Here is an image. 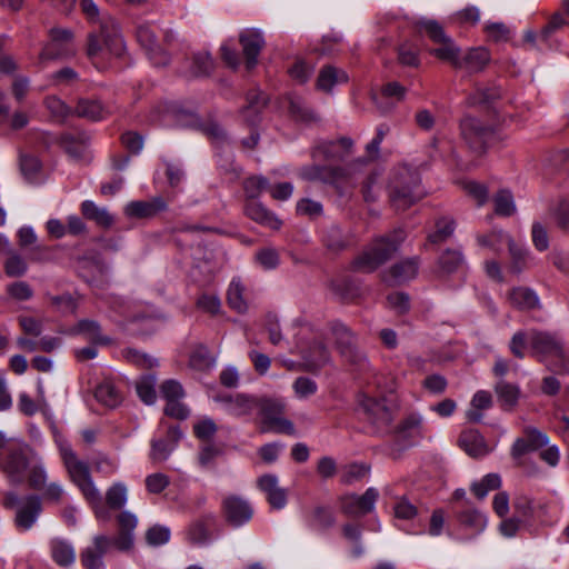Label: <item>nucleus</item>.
Returning <instances> with one entry per match:
<instances>
[{
	"label": "nucleus",
	"mask_w": 569,
	"mask_h": 569,
	"mask_svg": "<svg viewBox=\"0 0 569 569\" xmlns=\"http://www.w3.org/2000/svg\"><path fill=\"white\" fill-rule=\"evenodd\" d=\"M54 442L70 481L80 490L89 505L93 508L100 506L101 495L93 482L89 465L78 457L68 440L60 433L54 435Z\"/></svg>",
	"instance_id": "f257e3e1"
},
{
	"label": "nucleus",
	"mask_w": 569,
	"mask_h": 569,
	"mask_svg": "<svg viewBox=\"0 0 569 569\" xmlns=\"http://www.w3.org/2000/svg\"><path fill=\"white\" fill-rule=\"evenodd\" d=\"M373 383L377 388V393L371 390V386H368L360 395L359 406L371 425L380 430H385L393 420L391 400L387 396L393 392V380L387 379L383 376H377Z\"/></svg>",
	"instance_id": "f03ea898"
},
{
	"label": "nucleus",
	"mask_w": 569,
	"mask_h": 569,
	"mask_svg": "<svg viewBox=\"0 0 569 569\" xmlns=\"http://www.w3.org/2000/svg\"><path fill=\"white\" fill-rule=\"evenodd\" d=\"M405 238V231L397 229L390 234L375 239L355 258L353 269L366 273L376 271L393 257Z\"/></svg>",
	"instance_id": "7ed1b4c3"
},
{
	"label": "nucleus",
	"mask_w": 569,
	"mask_h": 569,
	"mask_svg": "<svg viewBox=\"0 0 569 569\" xmlns=\"http://www.w3.org/2000/svg\"><path fill=\"white\" fill-rule=\"evenodd\" d=\"M86 51L97 68L108 57H122L126 44L118 26L112 20L101 22L99 31L88 34Z\"/></svg>",
	"instance_id": "20e7f679"
},
{
	"label": "nucleus",
	"mask_w": 569,
	"mask_h": 569,
	"mask_svg": "<svg viewBox=\"0 0 569 569\" xmlns=\"http://www.w3.org/2000/svg\"><path fill=\"white\" fill-rule=\"evenodd\" d=\"M419 173L408 166L398 167L389 183V198L397 210H407L422 196Z\"/></svg>",
	"instance_id": "39448f33"
},
{
	"label": "nucleus",
	"mask_w": 569,
	"mask_h": 569,
	"mask_svg": "<svg viewBox=\"0 0 569 569\" xmlns=\"http://www.w3.org/2000/svg\"><path fill=\"white\" fill-rule=\"evenodd\" d=\"M37 455L26 441L11 439L9 447L0 451V471L10 483L21 485L26 481V472Z\"/></svg>",
	"instance_id": "423d86ee"
},
{
	"label": "nucleus",
	"mask_w": 569,
	"mask_h": 569,
	"mask_svg": "<svg viewBox=\"0 0 569 569\" xmlns=\"http://www.w3.org/2000/svg\"><path fill=\"white\" fill-rule=\"evenodd\" d=\"M529 346L533 356L545 361L555 359L558 368H565L569 361V353L566 351L560 338L556 335L531 330L528 332Z\"/></svg>",
	"instance_id": "0eeeda50"
},
{
	"label": "nucleus",
	"mask_w": 569,
	"mask_h": 569,
	"mask_svg": "<svg viewBox=\"0 0 569 569\" xmlns=\"http://www.w3.org/2000/svg\"><path fill=\"white\" fill-rule=\"evenodd\" d=\"M284 402L276 398H259L258 415L261 417V432L295 435L293 423L283 418Z\"/></svg>",
	"instance_id": "6e6552de"
},
{
	"label": "nucleus",
	"mask_w": 569,
	"mask_h": 569,
	"mask_svg": "<svg viewBox=\"0 0 569 569\" xmlns=\"http://www.w3.org/2000/svg\"><path fill=\"white\" fill-rule=\"evenodd\" d=\"M26 480L30 489L41 492V499L47 502L59 503L64 495L62 485L58 481L48 482V472L43 459L37 455L26 472Z\"/></svg>",
	"instance_id": "1a4fd4ad"
},
{
	"label": "nucleus",
	"mask_w": 569,
	"mask_h": 569,
	"mask_svg": "<svg viewBox=\"0 0 569 569\" xmlns=\"http://www.w3.org/2000/svg\"><path fill=\"white\" fill-rule=\"evenodd\" d=\"M417 28L419 32L425 33L437 46L429 50L431 56L443 62L455 58L457 44L437 20L421 19L417 22Z\"/></svg>",
	"instance_id": "9d476101"
},
{
	"label": "nucleus",
	"mask_w": 569,
	"mask_h": 569,
	"mask_svg": "<svg viewBox=\"0 0 569 569\" xmlns=\"http://www.w3.org/2000/svg\"><path fill=\"white\" fill-rule=\"evenodd\" d=\"M50 40L42 47L39 61L62 60L76 54L73 47V33L69 29L52 28L49 31Z\"/></svg>",
	"instance_id": "9b49d317"
},
{
	"label": "nucleus",
	"mask_w": 569,
	"mask_h": 569,
	"mask_svg": "<svg viewBox=\"0 0 569 569\" xmlns=\"http://www.w3.org/2000/svg\"><path fill=\"white\" fill-rule=\"evenodd\" d=\"M460 130L469 148L478 154L487 150L490 140L495 136L490 127L482 124L478 119L470 116L462 118Z\"/></svg>",
	"instance_id": "f8f14e48"
},
{
	"label": "nucleus",
	"mask_w": 569,
	"mask_h": 569,
	"mask_svg": "<svg viewBox=\"0 0 569 569\" xmlns=\"http://www.w3.org/2000/svg\"><path fill=\"white\" fill-rule=\"evenodd\" d=\"M157 30V26L144 22L138 26L136 36L140 46L146 50L150 61L157 67H163L169 63L170 57L158 41Z\"/></svg>",
	"instance_id": "ddd939ff"
},
{
	"label": "nucleus",
	"mask_w": 569,
	"mask_h": 569,
	"mask_svg": "<svg viewBox=\"0 0 569 569\" xmlns=\"http://www.w3.org/2000/svg\"><path fill=\"white\" fill-rule=\"evenodd\" d=\"M329 329L340 355L349 362H358L361 353L357 348V335L340 320L331 321Z\"/></svg>",
	"instance_id": "4468645a"
},
{
	"label": "nucleus",
	"mask_w": 569,
	"mask_h": 569,
	"mask_svg": "<svg viewBox=\"0 0 569 569\" xmlns=\"http://www.w3.org/2000/svg\"><path fill=\"white\" fill-rule=\"evenodd\" d=\"M353 152V140L342 137L336 141H321L311 149L315 161L341 162Z\"/></svg>",
	"instance_id": "2eb2a0df"
},
{
	"label": "nucleus",
	"mask_w": 569,
	"mask_h": 569,
	"mask_svg": "<svg viewBox=\"0 0 569 569\" xmlns=\"http://www.w3.org/2000/svg\"><path fill=\"white\" fill-rule=\"evenodd\" d=\"M490 60L491 54L485 47L470 48L461 56V50L457 46L455 58L448 59L446 62H449L455 69L466 70L468 73L473 74L482 72Z\"/></svg>",
	"instance_id": "dca6fc26"
},
{
	"label": "nucleus",
	"mask_w": 569,
	"mask_h": 569,
	"mask_svg": "<svg viewBox=\"0 0 569 569\" xmlns=\"http://www.w3.org/2000/svg\"><path fill=\"white\" fill-rule=\"evenodd\" d=\"M379 492L376 488H368L363 495L348 493L340 498V509L348 517H362L373 511Z\"/></svg>",
	"instance_id": "f3484780"
},
{
	"label": "nucleus",
	"mask_w": 569,
	"mask_h": 569,
	"mask_svg": "<svg viewBox=\"0 0 569 569\" xmlns=\"http://www.w3.org/2000/svg\"><path fill=\"white\" fill-rule=\"evenodd\" d=\"M299 177L306 181L337 186L338 182L348 178V170L340 166L308 164L300 169Z\"/></svg>",
	"instance_id": "a211bd4d"
},
{
	"label": "nucleus",
	"mask_w": 569,
	"mask_h": 569,
	"mask_svg": "<svg viewBox=\"0 0 569 569\" xmlns=\"http://www.w3.org/2000/svg\"><path fill=\"white\" fill-rule=\"evenodd\" d=\"M42 511L41 498L37 495H29L22 499L14 516V525L19 531H27L32 528Z\"/></svg>",
	"instance_id": "6ab92c4d"
},
{
	"label": "nucleus",
	"mask_w": 569,
	"mask_h": 569,
	"mask_svg": "<svg viewBox=\"0 0 569 569\" xmlns=\"http://www.w3.org/2000/svg\"><path fill=\"white\" fill-rule=\"evenodd\" d=\"M222 510L227 521L233 527H240L247 523L253 515L251 506L238 496L224 498Z\"/></svg>",
	"instance_id": "aec40b11"
},
{
	"label": "nucleus",
	"mask_w": 569,
	"mask_h": 569,
	"mask_svg": "<svg viewBox=\"0 0 569 569\" xmlns=\"http://www.w3.org/2000/svg\"><path fill=\"white\" fill-rule=\"evenodd\" d=\"M419 269V259L408 258L391 266L381 273V279L389 286L401 284L416 278Z\"/></svg>",
	"instance_id": "412c9836"
},
{
	"label": "nucleus",
	"mask_w": 569,
	"mask_h": 569,
	"mask_svg": "<svg viewBox=\"0 0 569 569\" xmlns=\"http://www.w3.org/2000/svg\"><path fill=\"white\" fill-rule=\"evenodd\" d=\"M239 42L246 59V67L251 70L257 66L258 57L264 46L262 33L257 29H246L239 36Z\"/></svg>",
	"instance_id": "4be33fe9"
},
{
	"label": "nucleus",
	"mask_w": 569,
	"mask_h": 569,
	"mask_svg": "<svg viewBox=\"0 0 569 569\" xmlns=\"http://www.w3.org/2000/svg\"><path fill=\"white\" fill-rule=\"evenodd\" d=\"M168 204L162 197H154L148 201H131L124 207V214L129 218L150 219L166 211Z\"/></svg>",
	"instance_id": "5701e85b"
},
{
	"label": "nucleus",
	"mask_w": 569,
	"mask_h": 569,
	"mask_svg": "<svg viewBox=\"0 0 569 569\" xmlns=\"http://www.w3.org/2000/svg\"><path fill=\"white\" fill-rule=\"evenodd\" d=\"M258 488L266 495L269 505L277 510H280L287 505V490L279 487L278 477L272 473H267L258 478Z\"/></svg>",
	"instance_id": "b1692460"
},
{
	"label": "nucleus",
	"mask_w": 569,
	"mask_h": 569,
	"mask_svg": "<svg viewBox=\"0 0 569 569\" xmlns=\"http://www.w3.org/2000/svg\"><path fill=\"white\" fill-rule=\"evenodd\" d=\"M181 437L182 433L178 427H170L164 438L152 439L150 443V459L153 462L166 461Z\"/></svg>",
	"instance_id": "393cba45"
},
{
	"label": "nucleus",
	"mask_w": 569,
	"mask_h": 569,
	"mask_svg": "<svg viewBox=\"0 0 569 569\" xmlns=\"http://www.w3.org/2000/svg\"><path fill=\"white\" fill-rule=\"evenodd\" d=\"M243 210L244 214L249 219L262 227L279 230L282 224V221L276 216V213L257 200H247Z\"/></svg>",
	"instance_id": "a878e982"
},
{
	"label": "nucleus",
	"mask_w": 569,
	"mask_h": 569,
	"mask_svg": "<svg viewBox=\"0 0 569 569\" xmlns=\"http://www.w3.org/2000/svg\"><path fill=\"white\" fill-rule=\"evenodd\" d=\"M308 529L316 532H326L336 525L333 510L327 506H316L305 516Z\"/></svg>",
	"instance_id": "bb28decb"
},
{
	"label": "nucleus",
	"mask_w": 569,
	"mask_h": 569,
	"mask_svg": "<svg viewBox=\"0 0 569 569\" xmlns=\"http://www.w3.org/2000/svg\"><path fill=\"white\" fill-rule=\"evenodd\" d=\"M406 88L397 81L388 82L381 89L380 97L372 96L375 103L378 109L382 112H389L393 107L395 102H400L406 97Z\"/></svg>",
	"instance_id": "cd10ccee"
},
{
	"label": "nucleus",
	"mask_w": 569,
	"mask_h": 569,
	"mask_svg": "<svg viewBox=\"0 0 569 569\" xmlns=\"http://www.w3.org/2000/svg\"><path fill=\"white\" fill-rule=\"evenodd\" d=\"M459 446L467 455L473 458L483 457L489 452L485 438L475 429H468L461 432Z\"/></svg>",
	"instance_id": "c85d7f7f"
},
{
	"label": "nucleus",
	"mask_w": 569,
	"mask_h": 569,
	"mask_svg": "<svg viewBox=\"0 0 569 569\" xmlns=\"http://www.w3.org/2000/svg\"><path fill=\"white\" fill-rule=\"evenodd\" d=\"M227 405V410L234 416H244L257 410L259 398L238 393L234 397L224 396L220 398Z\"/></svg>",
	"instance_id": "c756f323"
},
{
	"label": "nucleus",
	"mask_w": 569,
	"mask_h": 569,
	"mask_svg": "<svg viewBox=\"0 0 569 569\" xmlns=\"http://www.w3.org/2000/svg\"><path fill=\"white\" fill-rule=\"evenodd\" d=\"M267 96L259 89H251L247 93V106L242 109V116L249 126H256L259 114L267 104Z\"/></svg>",
	"instance_id": "7c9ffc66"
},
{
	"label": "nucleus",
	"mask_w": 569,
	"mask_h": 569,
	"mask_svg": "<svg viewBox=\"0 0 569 569\" xmlns=\"http://www.w3.org/2000/svg\"><path fill=\"white\" fill-rule=\"evenodd\" d=\"M80 210L86 219L93 221L103 229H109L114 223L113 214L107 208L98 207L91 200H84L80 206Z\"/></svg>",
	"instance_id": "2f4dec72"
},
{
	"label": "nucleus",
	"mask_w": 569,
	"mask_h": 569,
	"mask_svg": "<svg viewBox=\"0 0 569 569\" xmlns=\"http://www.w3.org/2000/svg\"><path fill=\"white\" fill-rule=\"evenodd\" d=\"M303 359L309 370H319L330 360V352L322 341L313 342L305 352Z\"/></svg>",
	"instance_id": "473e14b6"
},
{
	"label": "nucleus",
	"mask_w": 569,
	"mask_h": 569,
	"mask_svg": "<svg viewBox=\"0 0 569 569\" xmlns=\"http://www.w3.org/2000/svg\"><path fill=\"white\" fill-rule=\"evenodd\" d=\"M74 113L80 118L99 121L109 114V110L99 100L82 98L78 101Z\"/></svg>",
	"instance_id": "72a5a7b5"
},
{
	"label": "nucleus",
	"mask_w": 569,
	"mask_h": 569,
	"mask_svg": "<svg viewBox=\"0 0 569 569\" xmlns=\"http://www.w3.org/2000/svg\"><path fill=\"white\" fill-rule=\"evenodd\" d=\"M50 553L53 561L61 567H68L76 560V551L72 545L60 538L50 541Z\"/></svg>",
	"instance_id": "f704fd0d"
},
{
	"label": "nucleus",
	"mask_w": 569,
	"mask_h": 569,
	"mask_svg": "<svg viewBox=\"0 0 569 569\" xmlns=\"http://www.w3.org/2000/svg\"><path fill=\"white\" fill-rule=\"evenodd\" d=\"M244 292L246 287L241 278L233 277L227 290V303L232 310L239 313H244L248 310Z\"/></svg>",
	"instance_id": "c9c22d12"
},
{
	"label": "nucleus",
	"mask_w": 569,
	"mask_h": 569,
	"mask_svg": "<svg viewBox=\"0 0 569 569\" xmlns=\"http://www.w3.org/2000/svg\"><path fill=\"white\" fill-rule=\"evenodd\" d=\"M348 81V74L333 66L321 68L317 78V88L325 92H330L335 84Z\"/></svg>",
	"instance_id": "e433bc0d"
},
{
	"label": "nucleus",
	"mask_w": 569,
	"mask_h": 569,
	"mask_svg": "<svg viewBox=\"0 0 569 569\" xmlns=\"http://www.w3.org/2000/svg\"><path fill=\"white\" fill-rule=\"evenodd\" d=\"M96 399L108 408H116L122 401V395L111 380H104L97 386Z\"/></svg>",
	"instance_id": "4c0bfd02"
},
{
	"label": "nucleus",
	"mask_w": 569,
	"mask_h": 569,
	"mask_svg": "<svg viewBox=\"0 0 569 569\" xmlns=\"http://www.w3.org/2000/svg\"><path fill=\"white\" fill-rule=\"evenodd\" d=\"M214 523L213 516H206L194 521L188 529V538L194 545H204L210 540V528Z\"/></svg>",
	"instance_id": "58836bf2"
},
{
	"label": "nucleus",
	"mask_w": 569,
	"mask_h": 569,
	"mask_svg": "<svg viewBox=\"0 0 569 569\" xmlns=\"http://www.w3.org/2000/svg\"><path fill=\"white\" fill-rule=\"evenodd\" d=\"M458 522L475 533L481 532L487 526L486 516L475 508H466L457 515Z\"/></svg>",
	"instance_id": "ea45409f"
},
{
	"label": "nucleus",
	"mask_w": 569,
	"mask_h": 569,
	"mask_svg": "<svg viewBox=\"0 0 569 569\" xmlns=\"http://www.w3.org/2000/svg\"><path fill=\"white\" fill-rule=\"evenodd\" d=\"M422 417L417 413H411L406 417L397 428V433L400 438L412 440L421 437L422 435Z\"/></svg>",
	"instance_id": "a19ab883"
},
{
	"label": "nucleus",
	"mask_w": 569,
	"mask_h": 569,
	"mask_svg": "<svg viewBox=\"0 0 569 569\" xmlns=\"http://www.w3.org/2000/svg\"><path fill=\"white\" fill-rule=\"evenodd\" d=\"M495 390L505 410H511L517 405L520 390L516 385L502 380L496 385Z\"/></svg>",
	"instance_id": "79ce46f5"
},
{
	"label": "nucleus",
	"mask_w": 569,
	"mask_h": 569,
	"mask_svg": "<svg viewBox=\"0 0 569 569\" xmlns=\"http://www.w3.org/2000/svg\"><path fill=\"white\" fill-rule=\"evenodd\" d=\"M492 405L491 395L488 391H477L471 400V408L467 411V418L470 422L477 423L482 419L481 410L490 408Z\"/></svg>",
	"instance_id": "37998d69"
},
{
	"label": "nucleus",
	"mask_w": 569,
	"mask_h": 569,
	"mask_svg": "<svg viewBox=\"0 0 569 569\" xmlns=\"http://www.w3.org/2000/svg\"><path fill=\"white\" fill-rule=\"evenodd\" d=\"M509 301L517 308L532 309L538 305L539 299L531 289L519 287L509 292Z\"/></svg>",
	"instance_id": "c03bdc74"
},
{
	"label": "nucleus",
	"mask_w": 569,
	"mask_h": 569,
	"mask_svg": "<svg viewBox=\"0 0 569 569\" xmlns=\"http://www.w3.org/2000/svg\"><path fill=\"white\" fill-rule=\"evenodd\" d=\"M507 243L511 258L510 269L515 273H520L527 266L529 251L522 244L515 242L510 236L507 237Z\"/></svg>",
	"instance_id": "a18cd8bd"
},
{
	"label": "nucleus",
	"mask_w": 569,
	"mask_h": 569,
	"mask_svg": "<svg viewBox=\"0 0 569 569\" xmlns=\"http://www.w3.org/2000/svg\"><path fill=\"white\" fill-rule=\"evenodd\" d=\"M495 213L500 217H510L516 212V203L510 190L501 189L493 197Z\"/></svg>",
	"instance_id": "49530a36"
},
{
	"label": "nucleus",
	"mask_w": 569,
	"mask_h": 569,
	"mask_svg": "<svg viewBox=\"0 0 569 569\" xmlns=\"http://www.w3.org/2000/svg\"><path fill=\"white\" fill-rule=\"evenodd\" d=\"M77 331L84 335L93 343L109 345L111 339L101 333L100 325L93 320H80L77 325Z\"/></svg>",
	"instance_id": "de8ad7c7"
},
{
	"label": "nucleus",
	"mask_w": 569,
	"mask_h": 569,
	"mask_svg": "<svg viewBox=\"0 0 569 569\" xmlns=\"http://www.w3.org/2000/svg\"><path fill=\"white\" fill-rule=\"evenodd\" d=\"M456 229V221L450 217H442L436 222V230L428 236L431 243L438 244L449 239Z\"/></svg>",
	"instance_id": "09e8293b"
},
{
	"label": "nucleus",
	"mask_w": 569,
	"mask_h": 569,
	"mask_svg": "<svg viewBox=\"0 0 569 569\" xmlns=\"http://www.w3.org/2000/svg\"><path fill=\"white\" fill-rule=\"evenodd\" d=\"M567 20L565 18V14L561 13V12H555L549 22L547 23V26L541 30L540 32V38L542 41L546 42V46L549 48V49H557L558 48V44H553L552 43V34L561 29L562 27H565L567 24Z\"/></svg>",
	"instance_id": "8fccbe9b"
},
{
	"label": "nucleus",
	"mask_w": 569,
	"mask_h": 569,
	"mask_svg": "<svg viewBox=\"0 0 569 569\" xmlns=\"http://www.w3.org/2000/svg\"><path fill=\"white\" fill-rule=\"evenodd\" d=\"M370 471V467L365 463H350L342 470L340 481L345 485H353L363 480Z\"/></svg>",
	"instance_id": "3c124183"
},
{
	"label": "nucleus",
	"mask_w": 569,
	"mask_h": 569,
	"mask_svg": "<svg viewBox=\"0 0 569 569\" xmlns=\"http://www.w3.org/2000/svg\"><path fill=\"white\" fill-rule=\"evenodd\" d=\"M419 52L417 44L406 41L398 47V61L402 66L417 68L420 64Z\"/></svg>",
	"instance_id": "603ef678"
},
{
	"label": "nucleus",
	"mask_w": 569,
	"mask_h": 569,
	"mask_svg": "<svg viewBox=\"0 0 569 569\" xmlns=\"http://www.w3.org/2000/svg\"><path fill=\"white\" fill-rule=\"evenodd\" d=\"M500 486V476L498 473H488L480 482L472 483L471 491L478 499H483L489 491L497 490Z\"/></svg>",
	"instance_id": "864d4df0"
},
{
	"label": "nucleus",
	"mask_w": 569,
	"mask_h": 569,
	"mask_svg": "<svg viewBox=\"0 0 569 569\" xmlns=\"http://www.w3.org/2000/svg\"><path fill=\"white\" fill-rule=\"evenodd\" d=\"M322 241L331 251H340L348 246V240L338 226H330L325 230Z\"/></svg>",
	"instance_id": "5fc2aeb1"
},
{
	"label": "nucleus",
	"mask_w": 569,
	"mask_h": 569,
	"mask_svg": "<svg viewBox=\"0 0 569 569\" xmlns=\"http://www.w3.org/2000/svg\"><path fill=\"white\" fill-rule=\"evenodd\" d=\"M127 487L122 482L113 483L106 492V502L109 508L119 510L127 502Z\"/></svg>",
	"instance_id": "6e6d98bb"
},
{
	"label": "nucleus",
	"mask_w": 569,
	"mask_h": 569,
	"mask_svg": "<svg viewBox=\"0 0 569 569\" xmlns=\"http://www.w3.org/2000/svg\"><path fill=\"white\" fill-rule=\"evenodd\" d=\"M390 128L386 123H380L376 129L373 139L366 146V159L367 161H375L380 156V144L385 137L389 133Z\"/></svg>",
	"instance_id": "4d7b16f0"
},
{
	"label": "nucleus",
	"mask_w": 569,
	"mask_h": 569,
	"mask_svg": "<svg viewBox=\"0 0 569 569\" xmlns=\"http://www.w3.org/2000/svg\"><path fill=\"white\" fill-rule=\"evenodd\" d=\"M242 186L247 200H257L262 191L269 189L270 183L269 180L262 176H252L247 178Z\"/></svg>",
	"instance_id": "13d9d810"
},
{
	"label": "nucleus",
	"mask_w": 569,
	"mask_h": 569,
	"mask_svg": "<svg viewBox=\"0 0 569 569\" xmlns=\"http://www.w3.org/2000/svg\"><path fill=\"white\" fill-rule=\"evenodd\" d=\"M123 358L138 368L150 369L158 365L157 359L133 348L122 350Z\"/></svg>",
	"instance_id": "bf43d9fd"
},
{
	"label": "nucleus",
	"mask_w": 569,
	"mask_h": 569,
	"mask_svg": "<svg viewBox=\"0 0 569 569\" xmlns=\"http://www.w3.org/2000/svg\"><path fill=\"white\" fill-rule=\"evenodd\" d=\"M289 112L297 120L302 122L317 121L318 117L308 108L300 98H291L289 102Z\"/></svg>",
	"instance_id": "052dcab7"
},
{
	"label": "nucleus",
	"mask_w": 569,
	"mask_h": 569,
	"mask_svg": "<svg viewBox=\"0 0 569 569\" xmlns=\"http://www.w3.org/2000/svg\"><path fill=\"white\" fill-rule=\"evenodd\" d=\"M463 263V256L460 250L448 249L439 258V266L442 271L452 273Z\"/></svg>",
	"instance_id": "680f3d73"
},
{
	"label": "nucleus",
	"mask_w": 569,
	"mask_h": 569,
	"mask_svg": "<svg viewBox=\"0 0 569 569\" xmlns=\"http://www.w3.org/2000/svg\"><path fill=\"white\" fill-rule=\"evenodd\" d=\"M154 386L156 378L151 375L137 383V393L146 405H153L157 399Z\"/></svg>",
	"instance_id": "e2e57ef3"
},
{
	"label": "nucleus",
	"mask_w": 569,
	"mask_h": 569,
	"mask_svg": "<svg viewBox=\"0 0 569 569\" xmlns=\"http://www.w3.org/2000/svg\"><path fill=\"white\" fill-rule=\"evenodd\" d=\"M213 70V60L207 52H198L193 56L192 74L196 77L208 76Z\"/></svg>",
	"instance_id": "0e129e2a"
},
{
	"label": "nucleus",
	"mask_w": 569,
	"mask_h": 569,
	"mask_svg": "<svg viewBox=\"0 0 569 569\" xmlns=\"http://www.w3.org/2000/svg\"><path fill=\"white\" fill-rule=\"evenodd\" d=\"M462 188L468 196L477 201L478 207L483 206L488 201L489 192L485 184L469 180L462 182Z\"/></svg>",
	"instance_id": "69168bd1"
},
{
	"label": "nucleus",
	"mask_w": 569,
	"mask_h": 569,
	"mask_svg": "<svg viewBox=\"0 0 569 569\" xmlns=\"http://www.w3.org/2000/svg\"><path fill=\"white\" fill-rule=\"evenodd\" d=\"M160 393L167 402L171 400H181L184 397V390L181 383L173 379L162 382L160 386Z\"/></svg>",
	"instance_id": "338daca9"
},
{
	"label": "nucleus",
	"mask_w": 569,
	"mask_h": 569,
	"mask_svg": "<svg viewBox=\"0 0 569 569\" xmlns=\"http://www.w3.org/2000/svg\"><path fill=\"white\" fill-rule=\"evenodd\" d=\"M144 483L148 492L158 495L170 485V479L162 472H156L147 476Z\"/></svg>",
	"instance_id": "774afa93"
}]
</instances>
